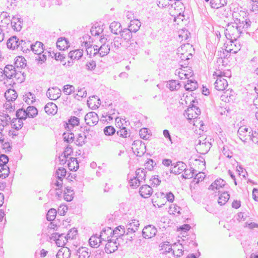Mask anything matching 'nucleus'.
Returning a JSON list of instances; mask_svg holds the SVG:
<instances>
[{
  "mask_svg": "<svg viewBox=\"0 0 258 258\" xmlns=\"http://www.w3.org/2000/svg\"><path fill=\"white\" fill-rule=\"evenodd\" d=\"M83 54V51L82 49H76L71 51L69 53V57L71 59H79Z\"/></svg>",
  "mask_w": 258,
  "mask_h": 258,
  "instance_id": "27",
  "label": "nucleus"
},
{
  "mask_svg": "<svg viewBox=\"0 0 258 258\" xmlns=\"http://www.w3.org/2000/svg\"><path fill=\"white\" fill-rule=\"evenodd\" d=\"M120 27V24L118 22H113L111 23L110 25L111 32L113 34H117L121 30Z\"/></svg>",
  "mask_w": 258,
  "mask_h": 258,
  "instance_id": "42",
  "label": "nucleus"
},
{
  "mask_svg": "<svg viewBox=\"0 0 258 258\" xmlns=\"http://www.w3.org/2000/svg\"><path fill=\"white\" fill-rule=\"evenodd\" d=\"M192 47V45L188 43L184 44L177 49V54L184 53L185 51H190V52L191 50L193 49Z\"/></svg>",
  "mask_w": 258,
  "mask_h": 258,
  "instance_id": "48",
  "label": "nucleus"
},
{
  "mask_svg": "<svg viewBox=\"0 0 258 258\" xmlns=\"http://www.w3.org/2000/svg\"><path fill=\"white\" fill-rule=\"evenodd\" d=\"M190 33L186 29H182L178 31V40H186L189 38Z\"/></svg>",
  "mask_w": 258,
  "mask_h": 258,
  "instance_id": "39",
  "label": "nucleus"
},
{
  "mask_svg": "<svg viewBox=\"0 0 258 258\" xmlns=\"http://www.w3.org/2000/svg\"><path fill=\"white\" fill-rule=\"evenodd\" d=\"M0 120L2 121L0 124V131H3L5 126L8 124V122L11 120V117L8 114L3 113L2 115H0Z\"/></svg>",
  "mask_w": 258,
  "mask_h": 258,
  "instance_id": "30",
  "label": "nucleus"
},
{
  "mask_svg": "<svg viewBox=\"0 0 258 258\" xmlns=\"http://www.w3.org/2000/svg\"><path fill=\"white\" fill-rule=\"evenodd\" d=\"M69 124H67L68 128H70V126L71 127H74L76 125H78L79 123V119L75 116L72 117L69 120Z\"/></svg>",
  "mask_w": 258,
  "mask_h": 258,
  "instance_id": "58",
  "label": "nucleus"
},
{
  "mask_svg": "<svg viewBox=\"0 0 258 258\" xmlns=\"http://www.w3.org/2000/svg\"><path fill=\"white\" fill-rule=\"evenodd\" d=\"M107 243L105 245V251L106 253H111L114 252L117 249V245L116 241H113L111 239L106 240Z\"/></svg>",
  "mask_w": 258,
  "mask_h": 258,
  "instance_id": "19",
  "label": "nucleus"
},
{
  "mask_svg": "<svg viewBox=\"0 0 258 258\" xmlns=\"http://www.w3.org/2000/svg\"><path fill=\"white\" fill-rule=\"evenodd\" d=\"M19 47L21 48V50L25 53H27L28 52L31 51V44L30 41L21 40L20 41V45Z\"/></svg>",
  "mask_w": 258,
  "mask_h": 258,
  "instance_id": "38",
  "label": "nucleus"
},
{
  "mask_svg": "<svg viewBox=\"0 0 258 258\" xmlns=\"http://www.w3.org/2000/svg\"><path fill=\"white\" fill-rule=\"evenodd\" d=\"M201 113V110L198 107L192 105L188 107L185 111V115L189 120L196 119Z\"/></svg>",
  "mask_w": 258,
  "mask_h": 258,
  "instance_id": "10",
  "label": "nucleus"
},
{
  "mask_svg": "<svg viewBox=\"0 0 258 258\" xmlns=\"http://www.w3.org/2000/svg\"><path fill=\"white\" fill-rule=\"evenodd\" d=\"M184 88L186 90L194 91L198 88V83L195 80L188 79L187 83L184 85Z\"/></svg>",
  "mask_w": 258,
  "mask_h": 258,
  "instance_id": "29",
  "label": "nucleus"
},
{
  "mask_svg": "<svg viewBox=\"0 0 258 258\" xmlns=\"http://www.w3.org/2000/svg\"><path fill=\"white\" fill-rule=\"evenodd\" d=\"M225 184V181L222 179H217L212 183L210 185L209 189H211L212 190L214 189H219L220 188L222 187Z\"/></svg>",
  "mask_w": 258,
  "mask_h": 258,
  "instance_id": "36",
  "label": "nucleus"
},
{
  "mask_svg": "<svg viewBox=\"0 0 258 258\" xmlns=\"http://www.w3.org/2000/svg\"><path fill=\"white\" fill-rule=\"evenodd\" d=\"M186 165L182 162H178L171 169V172L175 174H178L185 170Z\"/></svg>",
  "mask_w": 258,
  "mask_h": 258,
  "instance_id": "21",
  "label": "nucleus"
},
{
  "mask_svg": "<svg viewBox=\"0 0 258 258\" xmlns=\"http://www.w3.org/2000/svg\"><path fill=\"white\" fill-rule=\"evenodd\" d=\"M23 100L28 104H32L36 100L35 96L32 93L28 92L24 96Z\"/></svg>",
  "mask_w": 258,
  "mask_h": 258,
  "instance_id": "49",
  "label": "nucleus"
},
{
  "mask_svg": "<svg viewBox=\"0 0 258 258\" xmlns=\"http://www.w3.org/2000/svg\"><path fill=\"white\" fill-rule=\"evenodd\" d=\"M43 43L39 41H37L35 44H31V49L35 54H40L44 52V49L43 48Z\"/></svg>",
  "mask_w": 258,
  "mask_h": 258,
  "instance_id": "23",
  "label": "nucleus"
},
{
  "mask_svg": "<svg viewBox=\"0 0 258 258\" xmlns=\"http://www.w3.org/2000/svg\"><path fill=\"white\" fill-rule=\"evenodd\" d=\"M6 99L8 102L15 101L17 97L16 92L13 89H9L7 90L5 93Z\"/></svg>",
  "mask_w": 258,
  "mask_h": 258,
  "instance_id": "25",
  "label": "nucleus"
},
{
  "mask_svg": "<svg viewBox=\"0 0 258 258\" xmlns=\"http://www.w3.org/2000/svg\"><path fill=\"white\" fill-rule=\"evenodd\" d=\"M100 100L99 98H97V96H93L92 97H90L89 99L87 100V104L89 107H91V106L94 103V105L97 107L100 104Z\"/></svg>",
  "mask_w": 258,
  "mask_h": 258,
  "instance_id": "52",
  "label": "nucleus"
},
{
  "mask_svg": "<svg viewBox=\"0 0 258 258\" xmlns=\"http://www.w3.org/2000/svg\"><path fill=\"white\" fill-rule=\"evenodd\" d=\"M87 138L88 135H85L82 133H79L77 138L76 144L78 146H82L86 142V140Z\"/></svg>",
  "mask_w": 258,
  "mask_h": 258,
  "instance_id": "50",
  "label": "nucleus"
},
{
  "mask_svg": "<svg viewBox=\"0 0 258 258\" xmlns=\"http://www.w3.org/2000/svg\"><path fill=\"white\" fill-rule=\"evenodd\" d=\"M156 195L158 198H166V199L169 202H173L174 200V196L171 192H169L165 195L163 192H160L156 193Z\"/></svg>",
  "mask_w": 258,
  "mask_h": 258,
  "instance_id": "34",
  "label": "nucleus"
},
{
  "mask_svg": "<svg viewBox=\"0 0 258 258\" xmlns=\"http://www.w3.org/2000/svg\"><path fill=\"white\" fill-rule=\"evenodd\" d=\"M211 140V139L210 138L199 139L196 141L195 147L196 151L201 154L207 153L212 146Z\"/></svg>",
  "mask_w": 258,
  "mask_h": 258,
  "instance_id": "3",
  "label": "nucleus"
},
{
  "mask_svg": "<svg viewBox=\"0 0 258 258\" xmlns=\"http://www.w3.org/2000/svg\"><path fill=\"white\" fill-rule=\"evenodd\" d=\"M139 135L141 138L147 140L149 137L148 129L147 128H143L140 130L139 132Z\"/></svg>",
  "mask_w": 258,
  "mask_h": 258,
  "instance_id": "64",
  "label": "nucleus"
},
{
  "mask_svg": "<svg viewBox=\"0 0 258 258\" xmlns=\"http://www.w3.org/2000/svg\"><path fill=\"white\" fill-rule=\"evenodd\" d=\"M75 87L71 85H66L63 86V92L66 95H70L75 91Z\"/></svg>",
  "mask_w": 258,
  "mask_h": 258,
  "instance_id": "59",
  "label": "nucleus"
},
{
  "mask_svg": "<svg viewBox=\"0 0 258 258\" xmlns=\"http://www.w3.org/2000/svg\"><path fill=\"white\" fill-rule=\"evenodd\" d=\"M132 31L130 29H124L122 31H120V36L122 39L124 40L127 41L130 40L132 36Z\"/></svg>",
  "mask_w": 258,
  "mask_h": 258,
  "instance_id": "40",
  "label": "nucleus"
},
{
  "mask_svg": "<svg viewBox=\"0 0 258 258\" xmlns=\"http://www.w3.org/2000/svg\"><path fill=\"white\" fill-rule=\"evenodd\" d=\"M85 120L88 125L94 126L98 123L99 118L97 113L94 112H90L86 115Z\"/></svg>",
  "mask_w": 258,
  "mask_h": 258,
  "instance_id": "11",
  "label": "nucleus"
},
{
  "mask_svg": "<svg viewBox=\"0 0 258 258\" xmlns=\"http://www.w3.org/2000/svg\"><path fill=\"white\" fill-rule=\"evenodd\" d=\"M157 232V229L154 226L149 225L143 228L142 234L144 238L149 239L155 236Z\"/></svg>",
  "mask_w": 258,
  "mask_h": 258,
  "instance_id": "9",
  "label": "nucleus"
},
{
  "mask_svg": "<svg viewBox=\"0 0 258 258\" xmlns=\"http://www.w3.org/2000/svg\"><path fill=\"white\" fill-rule=\"evenodd\" d=\"M56 210L54 209H50L47 212L46 215V219L49 221L53 220L56 215Z\"/></svg>",
  "mask_w": 258,
  "mask_h": 258,
  "instance_id": "53",
  "label": "nucleus"
},
{
  "mask_svg": "<svg viewBox=\"0 0 258 258\" xmlns=\"http://www.w3.org/2000/svg\"><path fill=\"white\" fill-rule=\"evenodd\" d=\"M146 169H138L136 171V177L139 179L141 182L145 180L146 178Z\"/></svg>",
  "mask_w": 258,
  "mask_h": 258,
  "instance_id": "41",
  "label": "nucleus"
},
{
  "mask_svg": "<svg viewBox=\"0 0 258 258\" xmlns=\"http://www.w3.org/2000/svg\"><path fill=\"white\" fill-rule=\"evenodd\" d=\"M141 26V23L138 20L133 19L130 22L129 29L134 32H136L139 30Z\"/></svg>",
  "mask_w": 258,
  "mask_h": 258,
  "instance_id": "32",
  "label": "nucleus"
},
{
  "mask_svg": "<svg viewBox=\"0 0 258 258\" xmlns=\"http://www.w3.org/2000/svg\"><path fill=\"white\" fill-rule=\"evenodd\" d=\"M125 232V230L124 226H119L116 227L115 229L113 230V236H114L116 239H117V237H120L123 235Z\"/></svg>",
  "mask_w": 258,
  "mask_h": 258,
  "instance_id": "46",
  "label": "nucleus"
},
{
  "mask_svg": "<svg viewBox=\"0 0 258 258\" xmlns=\"http://www.w3.org/2000/svg\"><path fill=\"white\" fill-rule=\"evenodd\" d=\"M93 48L94 55L99 54L101 57H103L109 53L110 46L109 43H105L99 47L97 45H94Z\"/></svg>",
  "mask_w": 258,
  "mask_h": 258,
  "instance_id": "7",
  "label": "nucleus"
},
{
  "mask_svg": "<svg viewBox=\"0 0 258 258\" xmlns=\"http://www.w3.org/2000/svg\"><path fill=\"white\" fill-rule=\"evenodd\" d=\"M167 86L171 91H174L179 89L180 85L178 81L176 80H171L167 83Z\"/></svg>",
  "mask_w": 258,
  "mask_h": 258,
  "instance_id": "45",
  "label": "nucleus"
},
{
  "mask_svg": "<svg viewBox=\"0 0 258 258\" xmlns=\"http://www.w3.org/2000/svg\"><path fill=\"white\" fill-rule=\"evenodd\" d=\"M23 21L19 15H15L11 20V26L14 30L20 31L22 29Z\"/></svg>",
  "mask_w": 258,
  "mask_h": 258,
  "instance_id": "14",
  "label": "nucleus"
},
{
  "mask_svg": "<svg viewBox=\"0 0 258 258\" xmlns=\"http://www.w3.org/2000/svg\"><path fill=\"white\" fill-rule=\"evenodd\" d=\"M26 66V60L24 57L19 56L16 58L14 62V67L17 70H19L20 69H23L25 68Z\"/></svg>",
  "mask_w": 258,
  "mask_h": 258,
  "instance_id": "22",
  "label": "nucleus"
},
{
  "mask_svg": "<svg viewBox=\"0 0 258 258\" xmlns=\"http://www.w3.org/2000/svg\"><path fill=\"white\" fill-rule=\"evenodd\" d=\"M230 196L227 192L222 193L219 197L218 204L220 205H224L229 199Z\"/></svg>",
  "mask_w": 258,
  "mask_h": 258,
  "instance_id": "47",
  "label": "nucleus"
},
{
  "mask_svg": "<svg viewBox=\"0 0 258 258\" xmlns=\"http://www.w3.org/2000/svg\"><path fill=\"white\" fill-rule=\"evenodd\" d=\"M23 119L14 118L11 120V125L13 128L17 130L21 129L23 125Z\"/></svg>",
  "mask_w": 258,
  "mask_h": 258,
  "instance_id": "37",
  "label": "nucleus"
},
{
  "mask_svg": "<svg viewBox=\"0 0 258 258\" xmlns=\"http://www.w3.org/2000/svg\"><path fill=\"white\" fill-rule=\"evenodd\" d=\"M68 41L65 38H58L56 46L60 50H64L68 47Z\"/></svg>",
  "mask_w": 258,
  "mask_h": 258,
  "instance_id": "44",
  "label": "nucleus"
},
{
  "mask_svg": "<svg viewBox=\"0 0 258 258\" xmlns=\"http://www.w3.org/2000/svg\"><path fill=\"white\" fill-rule=\"evenodd\" d=\"M141 183V182L139 181V179L137 178L136 176H133V178L131 177L129 179L130 185L133 188H137L139 186Z\"/></svg>",
  "mask_w": 258,
  "mask_h": 258,
  "instance_id": "56",
  "label": "nucleus"
},
{
  "mask_svg": "<svg viewBox=\"0 0 258 258\" xmlns=\"http://www.w3.org/2000/svg\"><path fill=\"white\" fill-rule=\"evenodd\" d=\"M122 42L121 38L119 37H115L112 42H111L112 47L118 49L121 46Z\"/></svg>",
  "mask_w": 258,
  "mask_h": 258,
  "instance_id": "60",
  "label": "nucleus"
},
{
  "mask_svg": "<svg viewBox=\"0 0 258 258\" xmlns=\"http://www.w3.org/2000/svg\"><path fill=\"white\" fill-rule=\"evenodd\" d=\"M66 170L63 167H60L56 170L55 176L57 179H62V178L66 176Z\"/></svg>",
  "mask_w": 258,
  "mask_h": 258,
  "instance_id": "54",
  "label": "nucleus"
},
{
  "mask_svg": "<svg viewBox=\"0 0 258 258\" xmlns=\"http://www.w3.org/2000/svg\"><path fill=\"white\" fill-rule=\"evenodd\" d=\"M189 73V74H185V73H184V69H183V68H181L176 70L175 74H177L180 79H187L188 80L193 76L192 72H190Z\"/></svg>",
  "mask_w": 258,
  "mask_h": 258,
  "instance_id": "28",
  "label": "nucleus"
},
{
  "mask_svg": "<svg viewBox=\"0 0 258 258\" xmlns=\"http://www.w3.org/2000/svg\"><path fill=\"white\" fill-rule=\"evenodd\" d=\"M177 55L181 59L180 61L181 67L188 65V60L192 57V53L190 51H185L184 53H181V54H177Z\"/></svg>",
  "mask_w": 258,
  "mask_h": 258,
  "instance_id": "16",
  "label": "nucleus"
},
{
  "mask_svg": "<svg viewBox=\"0 0 258 258\" xmlns=\"http://www.w3.org/2000/svg\"><path fill=\"white\" fill-rule=\"evenodd\" d=\"M140 226V223L138 220L134 219L131 222H128L126 226V234H130L135 233L138 229Z\"/></svg>",
  "mask_w": 258,
  "mask_h": 258,
  "instance_id": "13",
  "label": "nucleus"
},
{
  "mask_svg": "<svg viewBox=\"0 0 258 258\" xmlns=\"http://www.w3.org/2000/svg\"><path fill=\"white\" fill-rule=\"evenodd\" d=\"M45 111L48 114L54 115L57 111V107L54 103H48L44 107Z\"/></svg>",
  "mask_w": 258,
  "mask_h": 258,
  "instance_id": "24",
  "label": "nucleus"
},
{
  "mask_svg": "<svg viewBox=\"0 0 258 258\" xmlns=\"http://www.w3.org/2000/svg\"><path fill=\"white\" fill-rule=\"evenodd\" d=\"M77 234V230L75 228H72L69 231L68 234L67 235H66V238L68 239V240L69 239H73L75 238Z\"/></svg>",
  "mask_w": 258,
  "mask_h": 258,
  "instance_id": "62",
  "label": "nucleus"
},
{
  "mask_svg": "<svg viewBox=\"0 0 258 258\" xmlns=\"http://www.w3.org/2000/svg\"><path fill=\"white\" fill-rule=\"evenodd\" d=\"M253 131L251 127L245 126H240L237 132L240 139L244 143L250 141Z\"/></svg>",
  "mask_w": 258,
  "mask_h": 258,
  "instance_id": "5",
  "label": "nucleus"
},
{
  "mask_svg": "<svg viewBox=\"0 0 258 258\" xmlns=\"http://www.w3.org/2000/svg\"><path fill=\"white\" fill-rule=\"evenodd\" d=\"M11 23V20L9 14L6 12H3L0 14V27H6Z\"/></svg>",
  "mask_w": 258,
  "mask_h": 258,
  "instance_id": "20",
  "label": "nucleus"
},
{
  "mask_svg": "<svg viewBox=\"0 0 258 258\" xmlns=\"http://www.w3.org/2000/svg\"><path fill=\"white\" fill-rule=\"evenodd\" d=\"M100 235L102 240L106 241L111 239L110 237L113 235V230L110 227H106L101 231Z\"/></svg>",
  "mask_w": 258,
  "mask_h": 258,
  "instance_id": "18",
  "label": "nucleus"
},
{
  "mask_svg": "<svg viewBox=\"0 0 258 258\" xmlns=\"http://www.w3.org/2000/svg\"><path fill=\"white\" fill-rule=\"evenodd\" d=\"M170 1H171V0H157L158 6L159 8H168L170 6Z\"/></svg>",
  "mask_w": 258,
  "mask_h": 258,
  "instance_id": "61",
  "label": "nucleus"
},
{
  "mask_svg": "<svg viewBox=\"0 0 258 258\" xmlns=\"http://www.w3.org/2000/svg\"><path fill=\"white\" fill-rule=\"evenodd\" d=\"M17 118L25 120L28 116L26 110L23 109H20L16 112Z\"/></svg>",
  "mask_w": 258,
  "mask_h": 258,
  "instance_id": "57",
  "label": "nucleus"
},
{
  "mask_svg": "<svg viewBox=\"0 0 258 258\" xmlns=\"http://www.w3.org/2000/svg\"><path fill=\"white\" fill-rule=\"evenodd\" d=\"M61 90L57 87L49 88L46 92V95L50 100H55L60 97Z\"/></svg>",
  "mask_w": 258,
  "mask_h": 258,
  "instance_id": "12",
  "label": "nucleus"
},
{
  "mask_svg": "<svg viewBox=\"0 0 258 258\" xmlns=\"http://www.w3.org/2000/svg\"><path fill=\"white\" fill-rule=\"evenodd\" d=\"M68 165L71 170H76L79 168V163L76 158L71 157L68 161Z\"/></svg>",
  "mask_w": 258,
  "mask_h": 258,
  "instance_id": "33",
  "label": "nucleus"
},
{
  "mask_svg": "<svg viewBox=\"0 0 258 258\" xmlns=\"http://www.w3.org/2000/svg\"><path fill=\"white\" fill-rule=\"evenodd\" d=\"M88 249L85 247H80L77 250L78 258H89L90 256V253L88 251Z\"/></svg>",
  "mask_w": 258,
  "mask_h": 258,
  "instance_id": "31",
  "label": "nucleus"
},
{
  "mask_svg": "<svg viewBox=\"0 0 258 258\" xmlns=\"http://www.w3.org/2000/svg\"><path fill=\"white\" fill-rule=\"evenodd\" d=\"M104 133L106 136H111L115 133V130L112 126H107L104 128Z\"/></svg>",
  "mask_w": 258,
  "mask_h": 258,
  "instance_id": "63",
  "label": "nucleus"
},
{
  "mask_svg": "<svg viewBox=\"0 0 258 258\" xmlns=\"http://www.w3.org/2000/svg\"><path fill=\"white\" fill-rule=\"evenodd\" d=\"M213 76L217 77L214 84L215 89L220 91L225 90L228 87V82L222 78V72L217 71L214 73Z\"/></svg>",
  "mask_w": 258,
  "mask_h": 258,
  "instance_id": "4",
  "label": "nucleus"
},
{
  "mask_svg": "<svg viewBox=\"0 0 258 258\" xmlns=\"http://www.w3.org/2000/svg\"><path fill=\"white\" fill-rule=\"evenodd\" d=\"M50 238L51 240L55 241L56 244L58 247L64 246L68 241L64 234L54 233L51 235Z\"/></svg>",
  "mask_w": 258,
  "mask_h": 258,
  "instance_id": "8",
  "label": "nucleus"
},
{
  "mask_svg": "<svg viewBox=\"0 0 258 258\" xmlns=\"http://www.w3.org/2000/svg\"><path fill=\"white\" fill-rule=\"evenodd\" d=\"M27 115L29 117H34L38 114V111L36 107L29 106L26 109Z\"/></svg>",
  "mask_w": 258,
  "mask_h": 258,
  "instance_id": "51",
  "label": "nucleus"
},
{
  "mask_svg": "<svg viewBox=\"0 0 258 258\" xmlns=\"http://www.w3.org/2000/svg\"><path fill=\"white\" fill-rule=\"evenodd\" d=\"M7 45L8 48L15 50L20 47V41L16 36H13L8 39Z\"/></svg>",
  "mask_w": 258,
  "mask_h": 258,
  "instance_id": "17",
  "label": "nucleus"
},
{
  "mask_svg": "<svg viewBox=\"0 0 258 258\" xmlns=\"http://www.w3.org/2000/svg\"><path fill=\"white\" fill-rule=\"evenodd\" d=\"M183 171L184 174L182 175V177L186 179H189L194 177L195 173H196V170L192 168H190V169L185 168V170Z\"/></svg>",
  "mask_w": 258,
  "mask_h": 258,
  "instance_id": "43",
  "label": "nucleus"
},
{
  "mask_svg": "<svg viewBox=\"0 0 258 258\" xmlns=\"http://www.w3.org/2000/svg\"><path fill=\"white\" fill-rule=\"evenodd\" d=\"M153 191V189L150 186L145 184L140 187L139 193L143 198H148L152 195Z\"/></svg>",
  "mask_w": 258,
  "mask_h": 258,
  "instance_id": "15",
  "label": "nucleus"
},
{
  "mask_svg": "<svg viewBox=\"0 0 258 258\" xmlns=\"http://www.w3.org/2000/svg\"><path fill=\"white\" fill-rule=\"evenodd\" d=\"M102 239L100 238V235L99 237L96 235L92 236L89 240L90 245L92 247L97 248L100 246V243L101 242Z\"/></svg>",
  "mask_w": 258,
  "mask_h": 258,
  "instance_id": "26",
  "label": "nucleus"
},
{
  "mask_svg": "<svg viewBox=\"0 0 258 258\" xmlns=\"http://www.w3.org/2000/svg\"><path fill=\"white\" fill-rule=\"evenodd\" d=\"M0 75L2 77L5 76L9 79H15L20 82H22L24 80L23 73L20 70H17L15 67L11 64L7 65L4 70L0 69Z\"/></svg>",
  "mask_w": 258,
  "mask_h": 258,
  "instance_id": "1",
  "label": "nucleus"
},
{
  "mask_svg": "<svg viewBox=\"0 0 258 258\" xmlns=\"http://www.w3.org/2000/svg\"><path fill=\"white\" fill-rule=\"evenodd\" d=\"M245 14L244 12L241 11L239 13L234 12L232 14L235 25L237 26V28L241 33L246 32L251 25V22L248 19L245 18L243 16H241Z\"/></svg>",
  "mask_w": 258,
  "mask_h": 258,
  "instance_id": "2",
  "label": "nucleus"
},
{
  "mask_svg": "<svg viewBox=\"0 0 258 258\" xmlns=\"http://www.w3.org/2000/svg\"><path fill=\"white\" fill-rule=\"evenodd\" d=\"M226 37H228V35L231 37V39L235 40L236 42V39L239 38L240 34H242L240 31H239V29L237 28V26L233 24H228L227 26V28L225 32Z\"/></svg>",
  "mask_w": 258,
  "mask_h": 258,
  "instance_id": "6",
  "label": "nucleus"
},
{
  "mask_svg": "<svg viewBox=\"0 0 258 258\" xmlns=\"http://www.w3.org/2000/svg\"><path fill=\"white\" fill-rule=\"evenodd\" d=\"M10 170L8 166H2L0 169V177L5 178L8 176Z\"/></svg>",
  "mask_w": 258,
  "mask_h": 258,
  "instance_id": "55",
  "label": "nucleus"
},
{
  "mask_svg": "<svg viewBox=\"0 0 258 258\" xmlns=\"http://www.w3.org/2000/svg\"><path fill=\"white\" fill-rule=\"evenodd\" d=\"M74 192L71 187H67L64 190V199L67 202H71L73 199Z\"/></svg>",
  "mask_w": 258,
  "mask_h": 258,
  "instance_id": "35",
  "label": "nucleus"
}]
</instances>
